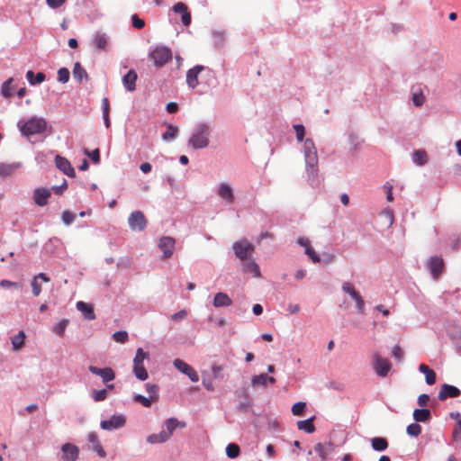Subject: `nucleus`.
Returning a JSON list of instances; mask_svg holds the SVG:
<instances>
[{
	"instance_id": "f257e3e1",
	"label": "nucleus",
	"mask_w": 461,
	"mask_h": 461,
	"mask_svg": "<svg viewBox=\"0 0 461 461\" xmlns=\"http://www.w3.org/2000/svg\"><path fill=\"white\" fill-rule=\"evenodd\" d=\"M306 173L309 181H314L318 176V156L314 142L306 139L303 144Z\"/></svg>"
},
{
	"instance_id": "f03ea898",
	"label": "nucleus",
	"mask_w": 461,
	"mask_h": 461,
	"mask_svg": "<svg viewBox=\"0 0 461 461\" xmlns=\"http://www.w3.org/2000/svg\"><path fill=\"white\" fill-rule=\"evenodd\" d=\"M17 127L24 137L43 133L47 129V122L44 118L31 117L27 120H20Z\"/></svg>"
},
{
	"instance_id": "7ed1b4c3",
	"label": "nucleus",
	"mask_w": 461,
	"mask_h": 461,
	"mask_svg": "<svg viewBox=\"0 0 461 461\" xmlns=\"http://www.w3.org/2000/svg\"><path fill=\"white\" fill-rule=\"evenodd\" d=\"M210 128L205 123L198 124L188 140V144L194 149H204L209 145Z\"/></svg>"
},
{
	"instance_id": "20e7f679",
	"label": "nucleus",
	"mask_w": 461,
	"mask_h": 461,
	"mask_svg": "<svg viewBox=\"0 0 461 461\" xmlns=\"http://www.w3.org/2000/svg\"><path fill=\"white\" fill-rule=\"evenodd\" d=\"M149 58L156 67L160 68L172 59V51L167 47L158 46L149 53Z\"/></svg>"
},
{
	"instance_id": "39448f33",
	"label": "nucleus",
	"mask_w": 461,
	"mask_h": 461,
	"mask_svg": "<svg viewBox=\"0 0 461 461\" xmlns=\"http://www.w3.org/2000/svg\"><path fill=\"white\" fill-rule=\"evenodd\" d=\"M149 357L147 352H144L142 348H138L136 351L135 357L133 359V372L135 376L144 381L148 378V372L143 366V361Z\"/></svg>"
},
{
	"instance_id": "423d86ee",
	"label": "nucleus",
	"mask_w": 461,
	"mask_h": 461,
	"mask_svg": "<svg viewBox=\"0 0 461 461\" xmlns=\"http://www.w3.org/2000/svg\"><path fill=\"white\" fill-rule=\"evenodd\" d=\"M233 250L237 258L242 261H245L250 258V256L253 254L255 248L247 240H241L233 244Z\"/></svg>"
},
{
	"instance_id": "0eeeda50",
	"label": "nucleus",
	"mask_w": 461,
	"mask_h": 461,
	"mask_svg": "<svg viewBox=\"0 0 461 461\" xmlns=\"http://www.w3.org/2000/svg\"><path fill=\"white\" fill-rule=\"evenodd\" d=\"M372 366L378 376L385 377L392 368V364L387 358L381 357L378 353L373 355Z\"/></svg>"
},
{
	"instance_id": "6e6552de",
	"label": "nucleus",
	"mask_w": 461,
	"mask_h": 461,
	"mask_svg": "<svg viewBox=\"0 0 461 461\" xmlns=\"http://www.w3.org/2000/svg\"><path fill=\"white\" fill-rule=\"evenodd\" d=\"M128 223L131 230L142 231L146 229L148 221L142 212L135 211L130 214Z\"/></svg>"
},
{
	"instance_id": "1a4fd4ad",
	"label": "nucleus",
	"mask_w": 461,
	"mask_h": 461,
	"mask_svg": "<svg viewBox=\"0 0 461 461\" xmlns=\"http://www.w3.org/2000/svg\"><path fill=\"white\" fill-rule=\"evenodd\" d=\"M426 267L435 280H438L444 271L445 264L441 257L432 256L427 262Z\"/></svg>"
},
{
	"instance_id": "9d476101",
	"label": "nucleus",
	"mask_w": 461,
	"mask_h": 461,
	"mask_svg": "<svg viewBox=\"0 0 461 461\" xmlns=\"http://www.w3.org/2000/svg\"><path fill=\"white\" fill-rule=\"evenodd\" d=\"M342 290L348 294L350 297L356 302L357 309L359 313H364L365 310V302L362 296L358 294V292L355 289L354 285L349 282H345L342 285Z\"/></svg>"
},
{
	"instance_id": "9b49d317",
	"label": "nucleus",
	"mask_w": 461,
	"mask_h": 461,
	"mask_svg": "<svg viewBox=\"0 0 461 461\" xmlns=\"http://www.w3.org/2000/svg\"><path fill=\"white\" fill-rule=\"evenodd\" d=\"M342 290L348 294L350 297L356 302L357 309L359 313H364L365 310V302L362 296L358 294V292L355 289L354 285L349 282H345L342 285Z\"/></svg>"
},
{
	"instance_id": "f8f14e48",
	"label": "nucleus",
	"mask_w": 461,
	"mask_h": 461,
	"mask_svg": "<svg viewBox=\"0 0 461 461\" xmlns=\"http://www.w3.org/2000/svg\"><path fill=\"white\" fill-rule=\"evenodd\" d=\"M342 290L348 294L350 297L356 302L357 309L359 313H364L365 310V302L362 296L358 294V292L355 289L354 285L349 282H345L342 285Z\"/></svg>"
},
{
	"instance_id": "ddd939ff",
	"label": "nucleus",
	"mask_w": 461,
	"mask_h": 461,
	"mask_svg": "<svg viewBox=\"0 0 461 461\" xmlns=\"http://www.w3.org/2000/svg\"><path fill=\"white\" fill-rule=\"evenodd\" d=\"M174 366L181 373L186 375L192 382H198L199 376L196 371L185 361L176 358L174 360Z\"/></svg>"
},
{
	"instance_id": "4468645a",
	"label": "nucleus",
	"mask_w": 461,
	"mask_h": 461,
	"mask_svg": "<svg viewBox=\"0 0 461 461\" xmlns=\"http://www.w3.org/2000/svg\"><path fill=\"white\" fill-rule=\"evenodd\" d=\"M125 422L123 415H113L109 420H102L100 426L103 429L113 430L123 427Z\"/></svg>"
},
{
	"instance_id": "2eb2a0df",
	"label": "nucleus",
	"mask_w": 461,
	"mask_h": 461,
	"mask_svg": "<svg viewBox=\"0 0 461 461\" xmlns=\"http://www.w3.org/2000/svg\"><path fill=\"white\" fill-rule=\"evenodd\" d=\"M175 239L168 236H164L160 238L158 242V248L163 252V257L165 258H169L173 256L175 249Z\"/></svg>"
},
{
	"instance_id": "dca6fc26",
	"label": "nucleus",
	"mask_w": 461,
	"mask_h": 461,
	"mask_svg": "<svg viewBox=\"0 0 461 461\" xmlns=\"http://www.w3.org/2000/svg\"><path fill=\"white\" fill-rule=\"evenodd\" d=\"M88 370L92 374L101 376L104 383H108L115 378V373L111 367L99 368L90 366Z\"/></svg>"
},
{
	"instance_id": "f3484780",
	"label": "nucleus",
	"mask_w": 461,
	"mask_h": 461,
	"mask_svg": "<svg viewBox=\"0 0 461 461\" xmlns=\"http://www.w3.org/2000/svg\"><path fill=\"white\" fill-rule=\"evenodd\" d=\"M55 164L56 167L67 176L70 177L75 176V170L70 162L66 158L57 155L55 158Z\"/></svg>"
},
{
	"instance_id": "a211bd4d",
	"label": "nucleus",
	"mask_w": 461,
	"mask_h": 461,
	"mask_svg": "<svg viewBox=\"0 0 461 461\" xmlns=\"http://www.w3.org/2000/svg\"><path fill=\"white\" fill-rule=\"evenodd\" d=\"M461 394L460 390L454 386L447 384H444L438 393V399L440 401H445L448 397L456 398L458 397Z\"/></svg>"
},
{
	"instance_id": "6ab92c4d",
	"label": "nucleus",
	"mask_w": 461,
	"mask_h": 461,
	"mask_svg": "<svg viewBox=\"0 0 461 461\" xmlns=\"http://www.w3.org/2000/svg\"><path fill=\"white\" fill-rule=\"evenodd\" d=\"M173 11L176 14H181V21L185 26H189L191 23V14L188 11V7L182 2L176 3L173 6Z\"/></svg>"
},
{
	"instance_id": "aec40b11",
	"label": "nucleus",
	"mask_w": 461,
	"mask_h": 461,
	"mask_svg": "<svg viewBox=\"0 0 461 461\" xmlns=\"http://www.w3.org/2000/svg\"><path fill=\"white\" fill-rule=\"evenodd\" d=\"M204 69L202 65H197L189 69L186 73V83L191 88H194L198 84V75Z\"/></svg>"
},
{
	"instance_id": "412c9836",
	"label": "nucleus",
	"mask_w": 461,
	"mask_h": 461,
	"mask_svg": "<svg viewBox=\"0 0 461 461\" xmlns=\"http://www.w3.org/2000/svg\"><path fill=\"white\" fill-rule=\"evenodd\" d=\"M164 426L166 430L162 431L167 435V438L169 439L176 428H185L186 423L185 421L177 420L176 418H169L165 420Z\"/></svg>"
},
{
	"instance_id": "4be33fe9",
	"label": "nucleus",
	"mask_w": 461,
	"mask_h": 461,
	"mask_svg": "<svg viewBox=\"0 0 461 461\" xmlns=\"http://www.w3.org/2000/svg\"><path fill=\"white\" fill-rule=\"evenodd\" d=\"M50 194V191L47 188H37L33 194L34 203L39 206H44L48 203Z\"/></svg>"
},
{
	"instance_id": "5701e85b",
	"label": "nucleus",
	"mask_w": 461,
	"mask_h": 461,
	"mask_svg": "<svg viewBox=\"0 0 461 461\" xmlns=\"http://www.w3.org/2000/svg\"><path fill=\"white\" fill-rule=\"evenodd\" d=\"M63 458L67 461H76L78 457V447L75 445L66 443L62 446Z\"/></svg>"
},
{
	"instance_id": "b1692460",
	"label": "nucleus",
	"mask_w": 461,
	"mask_h": 461,
	"mask_svg": "<svg viewBox=\"0 0 461 461\" xmlns=\"http://www.w3.org/2000/svg\"><path fill=\"white\" fill-rule=\"evenodd\" d=\"M137 78L138 76L134 69H130L127 74L123 76L122 83L128 91L132 92L135 90Z\"/></svg>"
},
{
	"instance_id": "393cba45",
	"label": "nucleus",
	"mask_w": 461,
	"mask_h": 461,
	"mask_svg": "<svg viewBox=\"0 0 461 461\" xmlns=\"http://www.w3.org/2000/svg\"><path fill=\"white\" fill-rule=\"evenodd\" d=\"M218 195L226 200L229 203H234V194L230 185L222 183L218 188Z\"/></svg>"
},
{
	"instance_id": "a878e982",
	"label": "nucleus",
	"mask_w": 461,
	"mask_h": 461,
	"mask_svg": "<svg viewBox=\"0 0 461 461\" xmlns=\"http://www.w3.org/2000/svg\"><path fill=\"white\" fill-rule=\"evenodd\" d=\"M88 441L92 445V449L96 452L100 457H104L106 456V453L99 441L98 436L95 432H90L88 434Z\"/></svg>"
},
{
	"instance_id": "bb28decb",
	"label": "nucleus",
	"mask_w": 461,
	"mask_h": 461,
	"mask_svg": "<svg viewBox=\"0 0 461 461\" xmlns=\"http://www.w3.org/2000/svg\"><path fill=\"white\" fill-rule=\"evenodd\" d=\"M276 383V378L273 376H269L266 374H260L258 375H254L251 378V384L253 386L261 385L263 387L267 386L268 384H274Z\"/></svg>"
},
{
	"instance_id": "cd10ccee",
	"label": "nucleus",
	"mask_w": 461,
	"mask_h": 461,
	"mask_svg": "<svg viewBox=\"0 0 461 461\" xmlns=\"http://www.w3.org/2000/svg\"><path fill=\"white\" fill-rule=\"evenodd\" d=\"M77 309L81 312L86 320H95V315L94 313V308L91 304L85 302H77Z\"/></svg>"
},
{
	"instance_id": "c85d7f7f",
	"label": "nucleus",
	"mask_w": 461,
	"mask_h": 461,
	"mask_svg": "<svg viewBox=\"0 0 461 461\" xmlns=\"http://www.w3.org/2000/svg\"><path fill=\"white\" fill-rule=\"evenodd\" d=\"M39 279L46 283L50 282V278L44 273H40L35 276L32 282V290L34 296H39L41 293V285L38 282Z\"/></svg>"
},
{
	"instance_id": "c756f323",
	"label": "nucleus",
	"mask_w": 461,
	"mask_h": 461,
	"mask_svg": "<svg viewBox=\"0 0 461 461\" xmlns=\"http://www.w3.org/2000/svg\"><path fill=\"white\" fill-rule=\"evenodd\" d=\"M232 301L229 297V295L225 293H218L215 294L213 299V306L214 307H222V306H230L231 305Z\"/></svg>"
},
{
	"instance_id": "7c9ffc66",
	"label": "nucleus",
	"mask_w": 461,
	"mask_h": 461,
	"mask_svg": "<svg viewBox=\"0 0 461 461\" xmlns=\"http://www.w3.org/2000/svg\"><path fill=\"white\" fill-rule=\"evenodd\" d=\"M420 372L424 374L426 383L429 385H432L436 382V373L425 364H420L419 366Z\"/></svg>"
},
{
	"instance_id": "2f4dec72",
	"label": "nucleus",
	"mask_w": 461,
	"mask_h": 461,
	"mask_svg": "<svg viewBox=\"0 0 461 461\" xmlns=\"http://www.w3.org/2000/svg\"><path fill=\"white\" fill-rule=\"evenodd\" d=\"M73 77L74 78L81 83L83 79H88V74L86 69L81 66L79 62H76L73 68Z\"/></svg>"
},
{
	"instance_id": "473e14b6",
	"label": "nucleus",
	"mask_w": 461,
	"mask_h": 461,
	"mask_svg": "<svg viewBox=\"0 0 461 461\" xmlns=\"http://www.w3.org/2000/svg\"><path fill=\"white\" fill-rule=\"evenodd\" d=\"M244 271L252 273L255 277L260 276V270L258 265L250 258L244 261Z\"/></svg>"
},
{
	"instance_id": "72a5a7b5",
	"label": "nucleus",
	"mask_w": 461,
	"mask_h": 461,
	"mask_svg": "<svg viewBox=\"0 0 461 461\" xmlns=\"http://www.w3.org/2000/svg\"><path fill=\"white\" fill-rule=\"evenodd\" d=\"M413 419L417 422H426L430 419V411L428 409H416L413 411Z\"/></svg>"
},
{
	"instance_id": "f704fd0d",
	"label": "nucleus",
	"mask_w": 461,
	"mask_h": 461,
	"mask_svg": "<svg viewBox=\"0 0 461 461\" xmlns=\"http://www.w3.org/2000/svg\"><path fill=\"white\" fill-rule=\"evenodd\" d=\"M371 445L375 451H384L388 447V442L386 438L381 437H375L371 439Z\"/></svg>"
},
{
	"instance_id": "c9c22d12",
	"label": "nucleus",
	"mask_w": 461,
	"mask_h": 461,
	"mask_svg": "<svg viewBox=\"0 0 461 461\" xmlns=\"http://www.w3.org/2000/svg\"><path fill=\"white\" fill-rule=\"evenodd\" d=\"M297 427L299 429L303 430L307 433H313L315 431V426L313 425V418L298 421Z\"/></svg>"
},
{
	"instance_id": "e433bc0d",
	"label": "nucleus",
	"mask_w": 461,
	"mask_h": 461,
	"mask_svg": "<svg viewBox=\"0 0 461 461\" xmlns=\"http://www.w3.org/2000/svg\"><path fill=\"white\" fill-rule=\"evenodd\" d=\"M108 41L104 34H96L93 40V45L95 49L104 50L107 47Z\"/></svg>"
},
{
	"instance_id": "4c0bfd02",
	"label": "nucleus",
	"mask_w": 461,
	"mask_h": 461,
	"mask_svg": "<svg viewBox=\"0 0 461 461\" xmlns=\"http://www.w3.org/2000/svg\"><path fill=\"white\" fill-rule=\"evenodd\" d=\"M413 162L418 166H423L428 162V155L424 149H418L413 153Z\"/></svg>"
},
{
	"instance_id": "58836bf2",
	"label": "nucleus",
	"mask_w": 461,
	"mask_h": 461,
	"mask_svg": "<svg viewBox=\"0 0 461 461\" xmlns=\"http://www.w3.org/2000/svg\"><path fill=\"white\" fill-rule=\"evenodd\" d=\"M26 78L31 85H35L43 82L46 77L42 72H39L36 74V76H34V73L32 70H29L26 73Z\"/></svg>"
},
{
	"instance_id": "ea45409f",
	"label": "nucleus",
	"mask_w": 461,
	"mask_h": 461,
	"mask_svg": "<svg viewBox=\"0 0 461 461\" xmlns=\"http://www.w3.org/2000/svg\"><path fill=\"white\" fill-rule=\"evenodd\" d=\"M25 337L24 331L21 330L17 335L12 338V345L14 350H19L23 347Z\"/></svg>"
},
{
	"instance_id": "a19ab883",
	"label": "nucleus",
	"mask_w": 461,
	"mask_h": 461,
	"mask_svg": "<svg viewBox=\"0 0 461 461\" xmlns=\"http://www.w3.org/2000/svg\"><path fill=\"white\" fill-rule=\"evenodd\" d=\"M167 440V435H166V433H164L163 431H160L159 433L157 434H151L147 437V442L149 444H159L164 443Z\"/></svg>"
},
{
	"instance_id": "79ce46f5",
	"label": "nucleus",
	"mask_w": 461,
	"mask_h": 461,
	"mask_svg": "<svg viewBox=\"0 0 461 461\" xmlns=\"http://www.w3.org/2000/svg\"><path fill=\"white\" fill-rule=\"evenodd\" d=\"M19 167V164L14 165V164H5L0 163V176L6 177L11 176L15 169Z\"/></svg>"
},
{
	"instance_id": "37998d69",
	"label": "nucleus",
	"mask_w": 461,
	"mask_h": 461,
	"mask_svg": "<svg viewBox=\"0 0 461 461\" xmlns=\"http://www.w3.org/2000/svg\"><path fill=\"white\" fill-rule=\"evenodd\" d=\"M178 133V128L172 124H168L167 126V131L162 134V139L164 140H174Z\"/></svg>"
},
{
	"instance_id": "c03bdc74",
	"label": "nucleus",
	"mask_w": 461,
	"mask_h": 461,
	"mask_svg": "<svg viewBox=\"0 0 461 461\" xmlns=\"http://www.w3.org/2000/svg\"><path fill=\"white\" fill-rule=\"evenodd\" d=\"M240 453V447H239V445H237L235 443H230L226 447V455L230 458H236L237 456H239Z\"/></svg>"
},
{
	"instance_id": "a18cd8bd",
	"label": "nucleus",
	"mask_w": 461,
	"mask_h": 461,
	"mask_svg": "<svg viewBox=\"0 0 461 461\" xmlns=\"http://www.w3.org/2000/svg\"><path fill=\"white\" fill-rule=\"evenodd\" d=\"M134 401L142 404L144 407H150L153 402H158L157 400H153L152 397H145L141 394H136L134 396Z\"/></svg>"
},
{
	"instance_id": "49530a36",
	"label": "nucleus",
	"mask_w": 461,
	"mask_h": 461,
	"mask_svg": "<svg viewBox=\"0 0 461 461\" xmlns=\"http://www.w3.org/2000/svg\"><path fill=\"white\" fill-rule=\"evenodd\" d=\"M406 432L410 436L418 437L421 433V427L418 423H411L407 427Z\"/></svg>"
},
{
	"instance_id": "de8ad7c7",
	"label": "nucleus",
	"mask_w": 461,
	"mask_h": 461,
	"mask_svg": "<svg viewBox=\"0 0 461 461\" xmlns=\"http://www.w3.org/2000/svg\"><path fill=\"white\" fill-rule=\"evenodd\" d=\"M146 390L153 400H158V386L153 384H146Z\"/></svg>"
},
{
	"instance_id": "09e8293b",
	"label": "nucleus",
	"mask_w": 461,
	"mask_h": 461,
	"mask_svg": "<svg viewBox=\"0 0 461 461\" xmlns=\"http://www.w3.org/2000/svg\"><path fill=\"white\" fill-rule=\"evenodd\" d=\"M306 407V403L303 402H298L292 406V413L294 416H300L303 414Z\"/></svg>"
},
{
	"instance_id": "8fccbe9b",
	"label": "nucleus",
	"mask_w": 461,
	"mask_h": 461,
	"mask_svg": "<svg viewBox=\"0 0 461 461\" xmlns=\"http://www.w3.org/2000/svg\"><path fill=\"white\" fill-rule=\"evenodd\" d=\"M69 70L66 68H61L58 70V80L63 84L67 83L69 79Z\"/></svg>"
},
{
	"instance_id": "3c124183",
	"label": "nucleus",
	"mask_w": 461,
	"mask_h": 461,
	"mask_svg": "<svg viewBox=\"0 0 461 461\" xmlns=\"http://www.w3.org/2000/svg\"><path fill=\"white\" fill-rule=\"evenodd\" d=\"M113 338L116 342L125 343L128 341V333L124 330L116 331L113 334Z\"/></svg>"
},
{
	"instance_id": "603ef678",
	"label": "nucleus",
	"mask_w": 461,
	"mask_h": 461,
	"mask_svg": "<svg viewBox=\"0 0 461 461\" xmlns=\"http://www.w3.org/2000/svg\"><path fill=\"white\" fill-rule=\"evenodd\" d=\"M451 438L453 441L461 442V420L456 423Z\"/></svg>"
},
{
	"instance_id": "864d4df0",
	"label": "nucleus",
	"mask_w": 461,
	"mask_h": 461,
	"mask_svg": "<svg viewBox=\"0 0 461 461\" xmlns=\"http://www.w3.org/2000/svg\"><path fill=\"white\" fill-rule=\"evenodd\" d=\"M314 451L319 455V456L321 458V459H325L327 457V455H328V449L327 447L321 444V443H317L315 446H314Z\"/></svg>"
},
{
	"instance_id": "5fc2aeb1",
	"label": "nucleus",
	"mask_w": 461,
	"mask_h": 461,
	"mask_svg": "<svg viewBox=\"0 0 461 461\" xmlns=\"http://www.w3.org/2000/svg\"><path fill=\"white\" fill-rule=\"evenodd\" d=\"M12 81H13V78H9L3 84L2 88H1L2 95L6 98L10 97L12 95V92H11Z\"/></svg>"
},
{
	"instance_id": "6e6d98bb",
	"label": "nucleus",
	"mask_w": 461,
	"mask_h": 461,
	"mask_svg": "<svg viewBox=\"0 0 461 461\" xmlns=\"http://www.w3.org/2000/svg\"><path fill=\"white\" fill-rule=\"evenodd\" d=\"M68 321L64 319L62 320L61 321H59L54 328V331L59 335V336H63L64 332H65V330L68 326Z\"/></svg>"
},
{
	"instance_id": "4d7b16f0",
	"label": "nucleus",
	"mask_w": 461,
	"mask_h": 461,
	"mask_svg": "<svg viewBox=\"0 0 461 461\" xmlns=\"http://www.w3.org/2000/svg\"><path fill=\"white\" fill-rule=\"evenodd\" d=\"M107 397V391L105 389L95 390L93 392V399L95 402H101L105 400Z\"/></svg>"
},
{
	"instance_id": "13d9d810",
	"label": "nucleus",
	"mask_w": 461,
	"mask_h": 461,
	"mask_svg": "<svg viewBox=\"0 0 461 461\" xmlns=\"http://www.w3.org/2000/svg\"><path fill=\"white\" fill-rule=\"evenodd\" d=\"M75 218V214H73L69 211H64L62 212V221L66 225L71 224L74 221Z\"/></svg>"
},
{
	"instance_id": "bf43d9fd",
	"label": "nucleus",
	"mask_w": 461,
	"mask_h": 461,
	"mask_svg": "<svg viewBox=\"0 0 461 461\" xmlns=\"http://www.w3.org/2000/svg\"><path fill=\"white\" fill-rule=\"evenodd\" d=\"M188 315V312L186 310H181L170 316V319L174 321H180L185 320Z\"/></svg>"
},
{
	"instance_id": "052dcab7",
	"label": "nucleus",
	"mask_w": 461,
	"mask_h": 461,
	"mask_svg": "<svg viewBox=\"0 0 461 461\" xmlns=\"http://www.w3.org/2000/svg\"><path fill=\"white\" fill-rule=\"evenodd\" d=\"M412 102L416 106H420L425 102V97L422 94V92L420 93H414L412 95Z\"/></svg>"
},
{
	"instance_id": "680f3d73",
	"label": "nucleus",
	"mask_w": 461,
	"mask_h": 461,
	"mask_svg": "<svg viewBox=\"0 0 461 461\" xmlns=\"http://www.w3.org/2000/svg\"><path fill=\"white\" fill-rule=\"evenodd\" d=\"M294 129L296 133V139L298 141H303L304 138V127L302 124H296L294 126Z\"/></svg>"
},
{
	"instance_id": "e2e57ef3",
	"label": "nucleus",
	"mask_w": 461,
	"mask_h": 461,
	"mask_svg": "<svg viewBox=\"0 0 461 461\" xmlns=\"http://www.w3.org/2000/svg\"><path fill=\"white\" fill-rule=\"evenodd\" d=\"M86 154L93 160L94 163L97 164L100 162V151L98 149H95L91 152L86 150Z\"/></svg>"
},
{
	"instance_id": "0e129e2a",
	"label": "nucleus",
	"mask_w": 461,
	"mask_h": 461,
	"mask_svg": "<svg viewBox=\"0 0 461 461\" xmlns=\"http://www.w3.org/2000/svg\"><path fill=\"white\" fill-rule=\"evenodd\" d=\"M131 20L132 26L138 30H140L145 26V22L136 14L132 15Z\"/></svg>"
},
{
	"instance_id": "69168bd1",
	"label": "nucleus",
	"mask_w": 461,
	"mask_h": 461,
	"mask_svg": "<svg viewBox=\"0 0 461 461\" xmlns=\"http://www.w3.org/2000/svg\"><path fill=\"white\" fill-rule=\"evenodd\" d=\"M305 254H307V256L312 260L313 263L321 262L320 257L316 254V252L312 249V247L307 248V249H305Z\"/></svg>"
},
{
	"instance_id": "338daca9",
	"label": "nucleus",
	"mask_w": 461,
	"mask_h": 461,
	"mask_svg": "<svg viewBox=\"0 0 461 461\" xmlns=\"http://www.w3.org/2000/svg\"><path fill=\"white\" fill-rule=\"evenodd\" d=\"M392 354H393V357L397 359V360H401L403 357V351L402 349L401 348L400 346L398 345H395L393 348V350H392Z\"/></svg>"
},
{
	"instance_id": "774afa93",
	"label": "nucleus",
	"mask_w": 461,
	"mask_h": 461,
	"mask_svg": "<svg viewBox=\"0 0 461 461\" xmlns=\"http://www.w3.org/2000/svg\"><path fill=\"white\" fill-rule=\"evenodd\" d=\"M67 0H46L47 5L49 7L52 9H57L66 3Z\"/></svg>"
}]
</instances>
